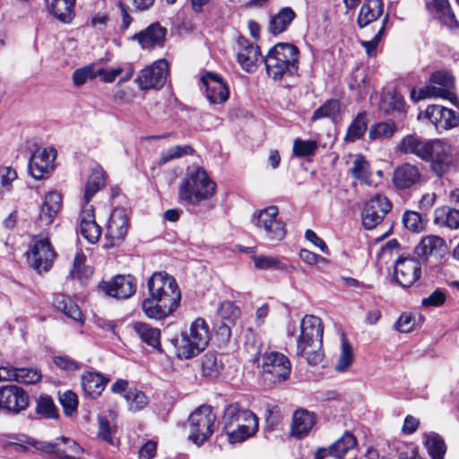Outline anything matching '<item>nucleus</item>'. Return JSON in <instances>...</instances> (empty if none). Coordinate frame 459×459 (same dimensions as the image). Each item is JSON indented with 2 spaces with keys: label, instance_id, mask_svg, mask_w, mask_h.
Segmentation results:
<instances>
[{
  "label": "nucleus",
  "instance_id": "4d7b16f0",
  "mask_svg": "<svg viewBox=\"0 0 459 459\" xmlns=\"http://www.w3.org/2000/svg\"><path fill=\"white\" fill-rule=\"evenodd\" d=\"M395 131L396 126L393 121L381 122L370 127L369 138L372 140L378 138H389Z\"/></svg>",
  "mask_w": 459,
  "mask_h": 459
},
{
  "label": "nucleus",
  "instance_id": "cd10ccee",
  "mask_svg": "<svg viewBox=\"0 0 459 459\" xmlns=\"http://www.w3.org/2000/svg\"><path fill=\"white\" fill-rule=\"evenodd\" d=\"M421 175L417 166L404 163L397 167L393 174V182L399 189H407L420 180Z\"/></svg>",
  "mask_w": 459,
  "mask_h": 459
},
{
  "label": "nucleus",
  "instance_id": "39448f33",
  "mask_svg": "<svg viewBox=\"0 0 459 459\" xmlns=\"http://www.w3.org/2000/svg\"><path fill=\"white\" fill-rule=\"evenodd\" d=\"M455 87V78L447 71H437L433 73L429 81V84L417 90L413 88L411 91V99L414 102L428 98H442L449 100L455 104L456 97L453 93Z\"/></svg>",
  "mask_w": 459,
  "mask_h": 459
},
{
  "label": "nucleus",
  "instance_id": "a878e982",
  "mask_svg": "<svg viewBox=\"0 0 459 459\" xmlns=\"http://www.w3.org/2000/svg\"><path fill=\"white\" fill-rule=\"evenodd\" d=\"M41 377L40 372L35 368L9 366L0 368V380H14L26 385H33L39 382Z\"/></svg>",
  "mask_w": 459,
  "mask_h": 459
},
{
  "label": "nucleus",
  "instance_id": "e2e57ef3",
  "mask_svg": "<svg viewBox=\"0 0 459 459\" xmlns=\"http://www.w3.org/2000/svg\"><path fill=\"white\" fill-rule=\"evenodd\" d=\"M218 315L226 321L233 322L240 316V309L231 301H223L218 308Z\"/></svg>",
  "mask_w": 459,
  "mask_h": 459
},
{
  "label": "nucleus",
  "instance_id": "052dcab7",
  "mask_svg": "<svg viewBox=\"0 0 459 459\" xmlns=\"http://www.w3.org/2000/svg\"><path fill=\"white\" fill-rule=\"evenodd\" d=\"M85 256L82 253H77L74 258L71 276L76 279L88 277L92 273L91 269L84 266Z\"/></svg>",
  "mask_w": 459,
  "mask_h": 459
},
{
  "label": "nucleus",
  "instance_id": "f257e3e1",
  "mask_svg": "<svg viewBox=\"0 0 459 459\" xmlns=\"http://www.w3.org/2000/svg\"><path fill=\"white\" fill-rule=\"evenodd\" d=\"M216 187V183L202 167H190L180 182L178 197L187 204L198 206L214 196Z\"/></svg>",
  "mask_w": 459,
  "mask_h": 459
},
{
  "label": "nucleus",
  "instance_id": "8fccbe9b",
  "mask_svg": "<svg viewBox=\"0 0 459 459\" xmlns=\"http://www.w3.org/2000/svg\"><path fill=\"white\" fill-rule=\"evenodd\" d=\"M104 74V68L97 67L92 64L82 68L76 69L73 74V82L76 86L84 84L89 79H94Z\"/></svg>",
  "mask_w": 459,
  "mask_h": 459
},
{
  "label": "nucleus",
  "instance_id": "4468645a",
  "mask_svg": "<svg viewBox=\"0 0 459 459\" xmlns=\"http://www.w3.org/2000/svg\"><path fill=\"white\" fill-rule=\"evenodd\" d=\"M29 406V395L15 385L0 386V411L18 414Z\"/></svg>",
  "mask_w": 459,
  "mask_h": 459
},
{
  "label": "nucleus",
  "instance_id": "bf43d9fd",
  "mask_svg": "<svg viewBox=\"0 0 459 459\" xmlns=\"http://www.w3.org/2000/svg\"><path fill=\"white\" fill-rule=\"evenodd\" d=\"M317 149V143L314 140L296 139L293 143V153L298 157L313 155Z\"/></svg>",
  "mask_w": 459,
  "mask_h": 459
},
{
  "label": "nucleus",
  "instance_id": "de8ad7c7",
  "mask_svg": "<svg viewBox=\"0 0 459 459\" xmlns=\"http://www.w3.org/2000/svg\"><path fill=\"white\" fill-rule=\"evenodd\" d=\"M351 174L355 179L360 180L361 182L370 186L371 172L369 170V163L361 155L356 157L353 161L352 168L351 169Z\"/></svg>",
  "mask_w": 459,
  "mask_h": 459
},
{
  "label": "nucleus",
  "instance_id": "393cba45",
  "mask_svg": "<svg viewBox=\"0 0 459 459\" xmlns=\"http://www.w3.org/2000/svg\"><path fill=\"white\" fill-rule=\"evenodd\" d=\"M80 233L91 244L97 243L101 236V228L95 221L94 211L91 205L83 206L80 215Z\"/></svg>",
  "mask_w": 459,
  "mask_h": 459
},
{
  "label": "nucleus",
  "instance_id": "58836bf2",
  "mask_svg": "<svg viewBox=\"0 0 459 459\" xmlns=\"http://www.w3.org/2000/svg\"><path fill=\"white\" fill-rule=\"evenodd\" d=\"M134 332L139 338L146 344L160 350V332L158 328L152 327L145 323H134L133 325Z\"/></svg>",
  "mask_w": 459,
  "mask_h": 459
},
{
  "label": "nucleus",
  "instance_id": "f03ea898",
  "mask_svg": "<svg viewBox=\"0 0 459 459\" xmlns=\"http://www.w3.org/2000/svg\"><path fill=\"white\" fill-rule=\"evenodd\" d=\"M299 328L297 354L305 358L308 364L317 365L323 358L320 351L324 333L321 319L313 315H307L302 318Z\"/></svg>",
  "mask_w": 459,
  "mask_h": 459
},
{
  "label": "nucleus",
  "instance_id": "79ce46f5",
  "mask_svg": "<svg viewBox=\"0 0 459 459\" xmlns=\"http://www.w3.org/2000/svg\"><path fill=\"white\" fill-rule=\"evenodd\" d=\"M340 101L338 100H329L314 111L311 120L330 118L333 122H337L340 119Z\"/></svg>",
  "mask_w": 459,
  "mask_h": 459
},
{
  "label": "nucleus",
  "instance_id": "3c124183",
  "mask_svg": "<svg viewBox=\"0 0 459 459\" xmlns=\"http://www.w3.org/2000/svg\"><path fill=\"white\" fill-rule=\"evenodd\" d=\"M367 129L368 123L366 121V114L359 113L348 127L345 140L349 142H355L364 135Z\"/></svg>",
  "mask_w": 459,
  "mask_h": 459
},
{
  "label": "nucleus",
  "instance_id": "49530a36",
  "mask_svg": "<svg viewBox=\"0 0 459 459\" xmlns=\"http://www.w3.org/2000/svg\"><path fill=\"white\" fill-rule=\"evenodd\" d=\"M381 108L386 113L390 111L405 112L406 103L403 96L396 91H387L382 97Z\"/></svg>",
  "mask_w": 459,
  "mask_h": 459
},
{
  "label": "nucleus",
  "instance_id": "4be33fe9",
  "mask_svg": "<svg viewBox=\"0 0 459 459\" xmlns=\"http://www.w3.org/2000/svg\"><path fill=\"white\" fill-rule=\"evenodd\" d=\"M200 81L205 88L206 99L211 104H221L229 99L228 86L217 74L208 72Z\"/></svg>",
  "mask_w": 459,
  "mask_h": 459
},
{
  "label": "nucleus",
  "instance_id": "69168bd1",
  "mask_svg": "<svg viewBox=\"0 0 459 459\" xmlns=\"http://www.w3.org/2000/svg\"><path fill=\"white\" fill-rule=\"evenodd\" d=\"M59 402L67 416H71L78 406L77 395L72 391H65L59 396Z\"/></svg>",
  "mask_w": 459,
  "mask_h": 459
},
{
  "label": "nucleus",
  "instance_id": "412c9836",
  "mask_svg": "<svg viewBox=\"0 0 459 459\" xmlns=\"http://www.w3.org/2000/svg\"><path fill=\"white\" fill-rule=\"evenodd\" d=\"M263 369L272 375L275 380L285 381L290 374V362L282 353L265 352L263 355Z\"/></svg>",
  "mask_w": 459,
  "mask_h": 459
},
{
  "label": "nucleus",
  "instance_id": "c9c22d12",
  "mask_svg": "<svg viewBox=\"0 0 459 459\" xmlns=\"http://www.w3.org/2000/svg\"><path fill=\"white\" fill-rule=\"evenodd\" d=\"M52 303L56 309L62 311L67 317H70L76 322H83L81 309L70 297L64 294H55Z\"/></svg>",
  "mask_w": 459,
  "mask_h": 459
},
{
  "label": "nucleus",
  "instance_id": "ddd939ff",
  "mask_svg": "<svg viewBox=\"0 0 459 459\" xmlns=\"http://www.w3.org/2000/svg\"><path fill=\"white\" fill-rule=\"evenodd\" d=\"M168 75L169 64L165 59H160L143 68L136 77L135 82L143 91L159 90L166 83Z\"/></svg>",
  "mask_w": 459,
  "mask_h": 459
},
{
  "label": "nucleus",
  "instance_id": "20e7f679",
  "mask_svg": "<svg viewBox=\"0 0 459 459\" xmlns=\"http://www.w3.org/2000/svg\"><path fill=\"white\" fill-rule=\"evenodd\" d=\"M224 429L230 443L243 442L258 430V418L238 404L227 406L223 415Z\"/></svg>",
  "mask_w": 459,
  "mask_h": 459
},
{
  "label": "nucleus",
  "instance_id": "680f3d73",
  "mask_svg": "<svg viewBox=\"0 0 459 459\" xmlns=\"http://www.w3.org/2000/svg\"><path fill=\"white\" fill-rule=\"evenodd\" d=\"M17 178V172L12 167H0V193L10 192L12 182Z\"/></svg>",
  "mask_w": 459,
  "mask_h": 459
},
{
  "label": "nucleus",
  "instance_id": "0eeeda50",
  "mask_svg": "<svg viewBox=\"0 0 459 459\" xmlns=\"http://www.w3.org/2000/svg\"><path fill=\"white\" fill-rule=\"evenodd\" d=\"M216 415L211 406H200L188 419L189 439L200 446L204 444L213 433Z\"/></svg>",
  "mask_w": 459,
  "mask_h": 459
},
{
  "label": "nucleus",
  "instance_id": "338daca9",
  "mask_svg": "<svg viewBox=\"0 0 459 459\" xmlns=\"http://www.w3.org/2000/svg\"><path fill=\"white\" fill-rule=\"evenodd\" d=\"M54 363L61 369L73 371L81 368V363L66 355L54 357Z\"/></svg>",
  "mask_w": 459,
  "mask_h": 459
},
{
  "label": "nucleus",
  "instance_id": "6e6d98bb",
  "mask_svg": "<svg viewBox=\"0 0 459 459\" xmlns=\"http://www.w3.org/2000/svg\"><path fill=\"white\" fill-rule=\"evenodd\" d=\"M353 359L354 356L352 346L345 338H342V350L338 361L334 367L335 370L338 372H343L347 370V368L352 364Z\"/></svg>",
  "mask_w": 459,
  "mask_h": 459
},
{
  "label": "nucleus",
  "instance_id": "c03bdc74",
  "mask_svg": "<svg viewBox=\"0 0 459 459\" xmlns=\"http://www.w3.org/2000/svg\"><path fill=\"white\" fill-rule=\"evenodd\" d=\"M75 0H52L51 10L59 21L69 23L74 15Z\"/></svg>",
  "mask_w": 459,
  "mask_h": 459
},
{
  "label": "nucleus",
  "instance_id": "9d476101",
  "mask_svg": "<svg viewBox=\"0 0 459 459\" xmlns=\"http://www.w3.org/2000/svg\"><path fill=\"white\" fill-rule=\"evenodd\" d=\"M26 255L30 266L38 273L48 272L56 257L48 238H33Z\"/></svg>",
  "mask_w": 459,
  "mask_h": 459
},
{
  "label": "nucleus",
  "instance_id": "2f4dec72",
  "mask_svg": "<svg viewBox=\"0 0 459 459\" xmlns=\"http://www.w3.org/2000/svg\"><path fill=\"white\" fill-rule=\"evenodd\" d=\"M61 206V195L56 191L49 192L44 198V202L39 213V220L45 225L51 224L55 217L59 212Z\"/></svg>",
  "mask_w": 459,
  "mask_h": 459
},
{
  "label": "nucleus",
  "instance_id": "5701e85b",
  "mask_svg": "<svg viewBox=\"0 0 459 459\" xmlns=\"http://www.w3.org/2000/svg\"><path fill=\"white\" fill-rule=\"evenodd\" d=\"M425 113L437 130H447L459 125V116L454 110L443 106H429Z\"/></svg>",
  "mask_w": 459,
  "mask_h": 459
},
{
  "label": "nucleus",
  "instance_id": "c756f323",
  "mask_svg": "<svg viewBox=\"0 0 459 459\" xmlns=\"http://www.w3.org/2000/svg\"><path fill=\"white\" fill-rule=\"evenodd\" d=\"M415 254L422 260L429 256H442L446 252V246L443 238L437 236L423 238L414 248Z\"/></svg>",
  "mask_w": 459,
  "mask_h": 459
},
{
  "label": "nucleus",
  "instance_id": "72a5a7b5",
  "mask_svg": "<svg viewBox=\"0 0 459 459\" xmlns=\"http://www.w3.org/2000/svg\"><path fill=\"white\" fill-rule=\"evenodd\" d=\"M429 5L436 18L446 26L450 29L459 26L448 0H432Z\"/></svg>",
  "mask_w": 459,
  "mask_h": 459
},
{
  "label": "nucleus",
  "instance_id": "0e129e2a",
  "mask_svg": "<svg viewBox=\"0 0 459 459\" xmlns=\"http://www.w3.org/2000/svg\"><path fill=\"white\" fill-rule=\"evenodd\" d=\"M403 221L404 226L413 232H420L425 227L420 214L416 212H406L403 214Z\"/></svg>",
  "mask_w": 459,
  "mask_h": 459
},
{
  "label": "nucleus",
  "instance_id": "a19ab883",
  "mask_svg": "<svg viewBox=\"0 0 459 459\" xmlns=\"http://www.w3.org/2000/svg\"><path fill=\"white\" fill-rule=\"evenodd\" d=\"M105 178L104 171L100 167H96L92 169L89 178L87 180L83 200L85 204H88L93 197V195L104 186Z\"/></svg>",
  "mask_w": 459,
  "mask_h": 459
},
{
  "label": "nucleus",
  "instance_id": "9b49d317",
  "mask_svg": "<svg viewBox=\"0 0 459 459\" xmlns=\"http://www.w3.org/2000/svg\"><path fill=\"white\" fill-rule=\"evenodd\" d=\"M34 447L43 453L52 454V459H80L73 455H80L84 449L74 440L61 437L54 442L37 441Z\"/></svg>",
  "mask_w": 459,
  "mask_h": 459
},
{
  "label": "nucleus",
  "instance_id": "473e14b6",
  "mask_svg": "<svg viewBox=\"0 0 459 459\" xmlns=\"http://www.w3.org/2000/svg\"><path fill=\"white\" fill-rule=\"evenodd\" d=\"M108 378L96 372H87L82 376V389L87 396L95 399L105 389Z\"/></svg>",
  "mask_w": 459,
  "mask_h": 459
},
{
  "label": "nucleus",
  "instance_id": "1a4fd4ad",
  "mask_svg": "<svg viewBox=\"0 0 459 459\" xmlns=\"http://www.w3.org/2000/svg\"><path fill=\"white\" fill-rule=\"evenodd\" d=\"M278 208L269 206L256 212L253 222L260 230L264 231V238L269 241H281L286 236L285 224L277 219Z\"/></svg>",
  "mask_w": 459,
  "mask_h": 459
},
{
  "label": "nucleus",
  "instance_id": "6e6552de",
  "mask_svg": "<svg viewBox=\"0 0 459 459\" xmlns=\"http://www.w3.org/2000/svg\"><path fill=\"white\" fill-rule=\"evenodd\" d=\"M149 297L179 305L181 293L176 280L166 273H155L147 281Z\"/></svg>",
  "mask_w": 459,
  "mask_h": 459
},
{
  "label": "nucleus",
  "instance_id": "a18cd8bd",
  "mask_svg": "<svg viewBox=\"0 0 459 459\" xmlns=\"http://www.w3.org/2000/svg\"><path fill=\"white\" fill-rule=\"evenodd\" d=\"M202 373L204 377L216 378L223 368V363L219 356L212 352H207L202 359Z\"/></svg>",
  "mask_w": 459,
  "mask_h": 459
},
{
  "label": "nucleus",
  "instance_id": "dca6fc26",
  "mask_svg": "<svg viewBox=\"0 0 459 459\" xmlns=\"http://www.w3.org/2000/svg\"><path fill=\"white\" fill-rule=\"evenodd\" d=\"M428 157L422 158V160L430 161L432 170L438 176H443L451 165L450 145L442 140L428 141L427 144Z\"/></svg>",
  "mask_w": 459,
  "mask_h": 459
},
{
  "label": "nucleus",
  "instance_id": "a211bd4d",
  "mask_svg": "<svg viewBox=\"0 0 459 459\" xmlns=\"http://www.w3.org/2000/svg\"><path fill=\"white\" fill-rule=\"evenodd\" d=\"M421 264L411 256H400L394 264V276L403 288L411 287L420 277Z\"/></svg>",
  "mask_w": 459,
  "mask_h": 459
},
{
  "label": "nucleus",
  "instance_id": "bb28decb",
  "mask_svg": "<svg viewBox=\"0 0 459 459\" xmlns=\"http://www.w3.org/2000/svg\"><path fill=\"white\" fill-rule=\"evenodd\" d=\"M167 30L159 23H153L144 30L135 34L133 39H136L143 48H153L162 47L165 41Z\"/></svg>",
  "mask_w": 459,
  "mask_h": 459
},
{
  "label": "nucleus",
  "instance_id": "b1692460",
  "mask_svg": "<svg viewBox=\"0 0 459 459\" xmlns=\"http://www.w3.org/2000/svg\"><path fill=\"white\" fill-rule=\"evenodd\" d=\"M56 158L54 149H44L36 151L29 162V170L31 176L36 179L43 178L53 169V161Z\"/></svg>",
  "mask_w": 459,
  "mask_h": 459
},
{
  "label": "nucleus",
  "instance_id": "774afa93",
  "mask_svg": "<svg viewBox=\"0 0 459 459\" xmlns=\"http://www.w3.org/2000/svg\"><path fill=\"white\" fill-rule=\"evenodd\" d=\"M415 318L411 314H403L400 316L396 329L401 333H410L413 330Z\"/></svg>",
  "mask_w": 459,
  "mask_h": 459
},
{
  "label": "nucleus",
  "instance_id": "37998d69",
  "mask_svg": "<svg viewBox=\"0 0 459 459\" xmlns=\"http://www.w3.org/2000/svg\"><path fill=\"white\" fill-rule=\"evenodd\" d=\"M425 446L432 459H444L446 446L440 435L435 432L425 434Z\"/></svg>",
  "mask_w": 459,
  "mask_h": 459
},
{
  "label": "nucleus",
  "instance_id": "7ed1b4c3",
  "mask_svg": "<svg viewBox=\"0 0 459 459\" xmlns=\"http://www.w3.org/2000/svg\"><path fill=\"white\" fill-rule=\"evenodd\" d=\"M267 74L273 80L293 76L299 70V51L290 43L274 45L263 59Z\"/></svg>",
  "mask_w": 459,
  "mask_h": 459
},
{
  "label": "nucleus",
  "instance_id": "4c0bfd02",
  "mask_svg": "<svg viewBox=\"0 0 459 459\" xmlns=\"http://www.w3.org/2000/svg\"><path fill=\"white\" fill-rule=\"evenodd\" d=\"M357 445V438L350 431H345L341 437L328 447L330 456L341 459Z\"/></svg>",
  "mask_w": 459,
  "mask_h": 459
},
{
  "label": "nucleus",
  "instance_id": "aec40b11",
  "mask_svg": "<svg viewBox=\"0 0 459 459\" xmlns=\"http://www.w3.org/2000/svg\"><path fill=\"white\" fill-rule=\"evenodd\" d=\"M100 287L110 297L126 299L134 294L136 281L131 275H117L108 281H102Z\"/></svg>",
  "mask_w": 459,
  "mask_h": 459
},
{
  "label": "nucleus",
  "instance_id": "423d86ee",
  "mask_svg": "<svg viewBox=\"0 0 459 459\" xmlns=\"http://www.w3.org/2000/svg\"><path fill=\"white\" fill-rule=\"evenodd\" d=\"M210 340L209 327L204 319H195L188 333L182 334L178 344L179 357L189 359L198 355L208 345Z\"/></svg>",
  "mask_w": 459,
  "mask_h": 459
},
{
  "label": "nucleus",
  "instance_id": "13d9d810",
  "mask_svg": "<svg viewBox=\"0 0 459 459\" xmlns=\"http://www.w3.org/2000/svg\"><path fill=\"white\" fill-rule=\"evenodd\" d=\"M125 398L129 405V410L132 411H138L143 409L148 403L147 396L141 391L129 390Z\"/></svg>",
  "mask_w": 459,
  "mask_h": 459
},
{
  "label": "nucleus",
  "instance_id": "f3484780",
  "mask_svg": "<svg viewBox=\"0 0 459 459\" xmlns=\"http://www.w3.org/2000/svg\"><path fill=\"white\" fill-rule=\"evenodd\" d=\"M128 218L123 209H115L108 221L106 230V248H111L122 243L128 231Z\"/></svg>",
  "mask_w": 459,
  "mask_h": 459
},
{
  "label": "nucleus",
  "instance_id": "2eb2a0df",
  "mask_svg": "<svg viewBox=\"0 0 459 459\" xmlns=\"http://www.w3.org/2000/svg\"><path fill=\"white\" fill-rule=\"evenodd\" d=\"M390 201L384 195H377L368 201L361 212L362 225L365 230L375 229L391 210Z\"/></svg>",
  "mask_w": 459,
  "mask_h": 459
},
{
  "label": "nucleus",
  "instance_id": "864d4df0",
  "mask_svg": "<svg viewBox=\"0 0 459 459\" xmlns=\"http://www.w3.org/2000/svg\"><path fill=\"white\" fill-rule=\"evenodd\" d=\"M193 153L194 149L188 144L173 146L160 152V164H166L173 160L192 155Z\"/></svg>",
  "mask_w": 459,
  "mask_h": 459
},
{
  "label": "nucleus",
  "instance_id": "f704fd0d",
  "mask_svg": "<svg viewBox=\"0 0 459 459\" xmlns=\"http://www.w3.org/2000/svg\"><path fill=\"white\" fill-rule=\"evenodd\" d=\"M427 144L428 141H424L416 135L409 134L402 139L397 149L403 154H413L422 160V158L428 157Z\"/></svg>",
  "mask_w": 459,
  "mask_h": 459
},
{
  "label": "nucleus",
  "instance_id": "6ab92c4d",
  "mask_svg": "<svg viewBox=\"0 0 459 459\" xmlns=\"http://www.w3.org/2000/svg\"><path fill=\"white\" fill-rule=\"evenodd\" d=\"M236 51L238 63L244 71L253 73L257 69L261 58V52L257 45L243 36H238Z\"/></svg>",
  "mask_w": 459,
  "mask_h": 459
},
{
  "label": "nucleus",
  "instance_id": "7c9ffc66",
  "mask_svg": "<svg viewBox=\"0 0 459 459\" xmlns=\"http://www.w3.org/2000/svg\"><path fill=\"white\" fill-rule=\"evenodd\" d=\"M178 307L173 302L158 301L152 298H146L142 303V308L147 317L155 320L164 319L172 314Z\"/></svg>",
  "mask_w": 459,
  "mask_h": 459
},
{
  "label": "nucleus",
  "instance_id": "09e8293b",
  "mask_svg": "<svg viewBox=\"0 0 459 459\" xmlns=\"http://www.w3.org/2000/svg\"><path fill=\"white\" fill-rule=\"evenodd\" d=\"M389 21V13H386L384 19L381 22V24L378 26V30H375L376 31L375 35L372 37V39L368 40H363L361 41V45L366 50L367 54L369 56H374L377 54V48L379 44V42L382 39V37L385 33L386 25Z\"/></svg>",
  "mask_w": 459,
  "mask_h": 459
},
{
  "label": "nucleus",
  "instance_id": "5fc2aeb1",
  "mask_svg": "<svg viewBox=\"0 0 459 459\" xmlns=\"http://www.w3.org/2000/svg\"><path fill=\"white\" fill-rule=\"evenodd\" d=\"M36 412L46 419H57L58 411L52 398L40 395L37 400Z\"/></svg>",
  "mask_w": 459,
  "mask_h": 459
},
{
  "label": "nucleus",
  "instance_id": "f8f14e48",
  "mask_svg": "<svg viewBox=\"0 0 459 459\" xmlns=\"http://www.w3.org/2000/svg\"><path fill=\"white\" fill-rule=\"evenodd\" d=\"M385 14L383 0H365L357 17V24L363 35L369 36V30H378Z\"/></svg>",
  "mask_w": 459,
  "mask_h": 459
},
{
  "label": "nucleus",
  "instance_id": "ea45409f",
  "mask_svg": "<svg viewBox=\"0 0 459 459\" xmlns=\"http://www.w3.org/2000/svg\"><path fill=\"white\" fill-rule=\"evenodd\" d=\"M295 16L296 14L291 8L285 7L281 9L270 21V32L274 35L283 32L294 20Z\"/></svg>",
  "mask_w": 459,
  "mask_h": 459
},
{
  "label": "nucleus",
  "instance_id": "c85d7f7f",
  "mask_svg": "<svg viewBox=\"0 0 459 459\" xmlns=\"http://www.w3.org/2000/svg\"><path fill=\"white\" fill-rule=\"evenodd\" d=\"M315 423L314 413L304 409L296 410L292 416L290 434L297 438H302L310 432Z\"/></svg>",
  "mask_w": 459,
  "mask_h": 459
},
{
  "label": "nucleus",
  "instance_id": "603ef678",
  "mask_svg": "<svg viewBox=\"0 0 459 459\" xmlns=\"http://www.w3.org/2000/svg\"><path fill=\"white\" fill-rule=\"evenodd\" d=\"M253 261L255 268L259 270L284 271L288 267L285 263L274 256L254 255Z\"/></svg>",
  "mask_w": 459,
  "mask_h": 459
},
{
  "label": "nucleus",
  "instance_id": "e433bc0d",
  "mask_svg": "<svg viewBox=\"0 0 459 459\" xmlns=\"http://www.w3.org/2000/svg\"><path fill=\"white\" fill-rule=\"evenodd\" d=\"M434 222L439 227L456 230L459 228V210L449 206L438 207L435 210Z\"/></svg>",
  "mask_w": 459,
  "mask_h": 459
}]
</instances>
